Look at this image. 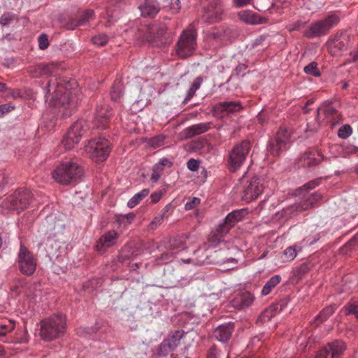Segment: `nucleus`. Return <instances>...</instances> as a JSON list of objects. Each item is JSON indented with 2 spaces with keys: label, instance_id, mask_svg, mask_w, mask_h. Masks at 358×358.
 I'll return each instance as SVG.
<instances>
[{
  "label": "nucleus",
  "instance_id": "obj_15",
  "mask_svg": "<svg viewBox=\"0 0 358 358\" xmlns=\"http://www.w3.org/2000/svg\"><path fill=\"white\" fill-rule=\"evenodd\" d=\"M85 131V122L83 120L73 123L62 141L64 148L73 149L80 141Z\"/></svg>",
  "mask_w": 358,
  "mask_h": 358
},
{
  "label": "nucleus",
  "instance_id": "obj_38",
  "mask_svg": "<svg viewBox=\"0 0 358 358\" xmlns=\"http://www.w3.org/2000/svg\"><path fill=\"white\" fill-rule=\"evenodd\" d=\"M205 143L206 141L203 138L192 141L187 144V150L191 152H199L204 148Z\"/></svg>",
  "mask_w": 358,
  "mask_h": 358
},
{
  "label": "nucleus",
  "instance_id": "obj_35",
  "mask_svg": "<svg viewBox=\"0 0 358 358\" xmlns=\"http://www.w3.org/2000/svg\"><path fill=\"white\" fill-rule=\"evenodd\" d=\"M135 215L133 213L122 215L120 214L116 215L115 221L120 227L126 229L134 220Z\"/></svg>",
  "mask_w": 358,
  "mask_h": 358
},
{
  "label": "nucleus",
  "instance_id": "obj_6",
  "mask_svg": "<svg viewBox=\"0 0 358 358\" xmlns=\"http://www.w3.org/2000/svg\"><path fill=\"white\" fill-rule=\"evenodd\" d=\"M251 150V143L248 140H243L236 143L229 152L227 166L229 171L236 172L245 162Z\"/></svg>",
  "mask_w": 358,
  "mask_h": 358
},
{
  "label": "nucleus",
  "instance_id": "obj_30",
  "mask_svg": "<svg viewBox=\"0 0 358 358\" xmlns=\"http://www.w3.org/2000/svg\"><path fill=\"white\" fill-rule=\"evenodd\" d=\"M186 334H187L182 330H176L171 332L165 341L174 350L180 345L181 340L186 336Z\"/></svg>",
  "mask_w": 358,
  "mask_h": 358
},
{
  "label": "nucleus",
  "instance_id": "obj_23",
  "mask_svg": "<svg viewBox=\"0 0 358 358\" xmlns=\"http://www.w3.org/2000/svg\"><path fill=\"white\" fill-rule=\"evenodd\" d=\"M234 329L232 322L222 324L215 329L213 336L220 342L227 343L231 338Z\"/></svg>",
  "mask_w": 358,
  "mask_h": 358
},
{
  "label": "nucleus",
  "instance_id": "obj_17",
  "mask_svg": "<svg viewBox=\"0 0 358 358\" xmlns=\"http://www.w3.org/2000/svg\"><path fill=\"white\" fill-rule=\"evenodd\" d=\"M224 11V6L222 0H210L203 8V18L209 24L217 22L222 20Z\"/></svg>",
  "mask_w": 358,
  "mask_h": 358
},
{
  "label": "nucleus",
  "instance_id": "obj_19",
  "mask_svg": "<svg viewBox=\"0 0 358 358\" xmlns=\"http://www.w3.org/2000/svg\"><path fill=\"white\" fill-rule=\"evenodd\" d=\"M112 115V108L106 103L98 105L95 110L93 124L97 129H105Z\"/></svg>",
  "mask_w": 358,
  "mask_h": 358
},
{
  "label": "nucleus",
  "instance_id": "obj_59",
  "mask_svg": "<svg viewBox=\"0 0 358 358\" xmlns=\"http://www.w3.org/2000/svg\"><path fill=\"white\" fill-rule=\"evenodd\" d=\"M0 328L4 329L8 332L13 331L15 329V324L10 320L5 321L0 323Z\"/></svg>",
  "mask_w": 358,
  "mask_h": 358
},
{
  "label": "nucleus",
  "instance_id": "obj_43",
  "mask_svg": "<svg viewBox=\"0 0 358 358\" xmlns=\"http://www.w3.org/2000/svg\"><path fill=\"white\" fill-rule=\"evenodd\" d=\"M231 227H232L231 225H229L228 222H227L226 220H224L222 222H220L218 224L215 231L219 234L220 236H222L223 238H224V236L229 233Z\"/></svg>",
  "mask_w": 358,
  "mask_h": 358
},
{
  "label": "nucleus",
  "instance_id": "obj_58",
  "mask_svg": "<svg viewBox=\"0 0 358 358\" xmlns=\"http://www.w3.org/2000/svg\"><path fill=\"white\" fill-rule=\"evenodd\" d=\"M164 194V191L162 190H158L155 191L150 195V199L151 202L152 203H156L160 201V199L162 197V195Z\"/></svg>",
  "mask_w": 358,
  "mask_h": 358
},
{
  "label": "nucleus",
  "instance_id": "obj_7",
  "mask_svg": "<svg viewBox=\"0 0 358 358\" xmlns=\"http://www.w3.org/2000/svg\"><path fill=\"white\" fill-rule=\"evenodd\" d=\"M340 22V17L336 14H331L327 17L317 20L310 24L305 30L304 36L313 38L324 36Z\"/></svg>",
  "mask_w": 358,
  "mask_h": 358
},
{
  "label": "nucleus",
  "instance_id": "obj_64",
  "mask_svg": "<svg viewBox=\"0 0 358 358\" xmlns=\"http://www.w3.org/2000/svg\"><path fill=\"white\" fill-rule=\"evenodd\" d=\"M247 65L244 64H239L234 69V72L237 76H243L244 72L247 69Z\"/></svg>",
  "mask_w": 358,
  "mask_h": 358
},
{
  "label": "nucleus",
  "instance_id": "obj_10",
  "mask_svg": "<svg viewBox=\"0 0 358 358\" xmlns=\"http://www.w3.org/2000/svg\"><path fill=\"white\" fill-rule=\"evenodd\" d=\"M17 263L20 271L27 276L33 275L37 266L36 258L22 243L17 253Z\"/></svg>",
  "mask_w": 358,
  "mask_h": 358
},
{
  "label": "nucleus",
  "instance_id": "obj_34",
  "mask_svg": "<svg viewBox=\"0 0 358 358\" xmlns=\"http://www.w3.org/2000/svg\"><path fill=\"white\" fill-rule=\"evenodd\" d=\"M110 94L113 101H117L120 100L123 94V83L121 80H117L115 81Z\"/></svg>",
  "mask_w": 358,
  "mask_h": 358
},
{
  "label": "nucleus",
  "instance_id": "obj_4",
  "mask_svg": "<svg viewBox=\"0 0 358 358\" xmlns=\"http://www.w3.org/2000/svg\"><path fill=\"white\" fill-rule=\"evenodd\" d=\"M246 173L240 179L243 185L242 199L247 203L256 200L268 187V181L263 176H247Z\"/></svg>",
  "mask_w": 358,
  "mask_h": 358
},
{
  "label": "nucleus",
  "instance_id": "obj_18",
  "mask_svg": "<svg viewBox=\"0 0 358 358\" xmlns=\"http://www.w3.org/2000/svg\"><path fill=\"white\" fill-rule=\"evenodd\" d=\"M345 350V345L342 341H334L328 343L316 355L315 358H341Z\"/></svg>",
  "mask_w": 358,
  "mask_h": 358
},
{
  "label": "nucleus",
  "instance_id": "obj_31",
  "mask_svg": "<svg viewBox=\"0 0 358 358\" xmlns=\"http://www.w3.org/2000/svg\"><path fill=\"white\" fill-rule=\"evenodd\" d=\"M303 248V245L301 243L287 247L283 251L284 261L291 262L294 260L297 254L302 251Z\"/></svg>",
  "mask_w": 358,
  "mask_h": 358
},
{
  "label": "nucleus",
  "instance_id": "obj_40",
  "mask_svg": "<svg viewBox=\"0 0 358 358\" xmlns=\"http://www.w3.org/2000/svg\"><path fill=\"white\" fill-rule=\"evenodd\" d=\"M276 308L275 306L268 307L259 317V320L261 322H266L269 321L275 315Z\"/></svg>",
  "mask_w": 358,
  "mask_h": 358
},
{
  "label": "nucleus",
  "instance_id": "obj_12",
  "mask_svg": "<svg viewBox=\"0 0 358 358\" xmlns=\"http://www.w3.org/2000/svg\"><path fill=\"white\" fill-rule=\"evenodd\" d=\"M31 197V193L28 189H19L6 198L5 206L19 212L27 208Z\"/></svg>",
  "mask_w": 358,
  "mask_h": 358
},
{
  "label": "nucleus",
  "instance_id": "obj_14",
  "mask_svg": "<svg viewBox=\"0 0 358 358\" xmlns=\"http://www.w3.org/2000/svg\"><path fill=\"white\" fill-rule=\"evenodd\" d=\"M290 134L287 129L280 128L274 138L271 139L267 146L268 151L273 156H278L287 150L289 143Z\"/></svg>",
  "mask_w": 358,
  "mask_h": 358
},
{
  "label": "nucleus",
  "instance_id": "obj_45",
  "mask_svg": "<svg viewBox=\"0 0 358 358\" xmlns=\"http://www.w3.org/2000/svg\"><path fill=\"white\" fill-rule=\"evenodd\" d=\"M164 169L159 166V165L155 164L152 168V173L150 177V180L153 182H157L161 176L162 175Z\"/></svg>",
  "mask_w": 358,
  "mask_h": 358
},
{
  "label": "nucleus",
  "instance_id": "obj_1",
  "mask_svg": "<svg viewBox=\"0 0 358 358\" xmlns=\"http://www.w3.org/2000/svg\"><path fill=\"white\" fill-rule=\"evenodd\" d=\"M46 101L53 108H59L62 117L71 115V110H68L71 104V92L67 90L63 83L57 79L51 80L46 87Z\"/></svg>",
  "mask_w": 358,
  "mask_h": 358
},
{
  "label": "nucleus",
  "instance_id": "obj_32",
  "mask_svg": "<svg viewBox=\"0 0 358 358\" xmlns=\"http://www.w3.org/2000/svg\"><path fill=\"white\" fill-rule=\"evenodd\" d=\"M245 214L244 209L236 210L229 213L224 220L228 222L229 225L234 227L236 223L241 221Z\"/></svg>",
  "mask_w": 358,
  "mask_h": 358
},
{
  "label": "nucleus",
  "instance_id": "obj_22",
  "mask_svg": "<svg viewBox=\"0 0 358 358\" xmlns=\"http://www.w3.org/2000/svg\"><path fill=\"white\" fill-rule=\"evenodd\" d=\"M148 30L147 41L149 43L155 46H159L164 43L162 38L167 30L165 24H153L148 28Z\"/></svg>",
  "mask_w": 358,
  "mask_h": 358
},
{
  "label": "nucleus",
  "instance_id": "obj_11",
  "mask_svg": "<svg viewBox=\"0 0 358 358\" xmlns=\"http://www.w3.org/2000/svg\"><path fill=\"white\" fill-rule=\"evenodd\" d=\"M353 36L345 31H338L334 38L327 42V47L329 53L332 56L341 55L343 51L348 50Z\"/></svg>",
  "mask_w": 358,
  "mask_h": 358
},
{
  "label": "nucleus",
  "instance_id": "obj_63",
  "mask_svg": "<svg viewBox=\"0 0 358 358\" xmlns=\"http://www.w3.org/2000/svg\"><path fill=\"white\" fill-rule=\"evenodd\" d=\"M220 353L215 346H213L208 351L207 358H220Z\"/></svg>",
  "mask_w": 358,
  "mask_h": 358
},
{
  "label": "nucleus",
  "instance_id": "obj_53",
  "mask_svg": "<svg viewBox=\"0 0 358 358\" xmlns=\"http://www.w3.org/2000/svg\"><path fill=\"white\" fill-rule=\"evenodd\" d=\"M200 203V199L197 197H193L189 201H187L185 205V209L186 210H189L194 208Z\"/></svg>",
  "mask_w": 358,
  "mask_h": 358
},
{
  "label": "nucleus",
  "instance_id": "obj_36",
  "mask_svg": "<svg viewBox=\"0 0 358 358\" xmlns=\"http://www.w3.org/2000/svg\"><path fill=\"white\" fill-rule=\"evenodd\" d=\"M150 193L149 189H143L134 194L127 202V206L130 208H134L140 201L146 197Z\"/></svg>",
  "mask_w": 358,
  "mask_h": 358
},
{
  "label": "nucleus",
  "instance_id": "obj_44",
  "mask_svg": "<svg viewBox=\"0 0 358 358\" xmlns=\"http://www.w3.org/2000/svg\"><path fill=\"white\" fill-rule=\"evenodd\" d=\"M172 351H173V348L169 346V344H168L164 339L159 346L158 355L160 357H166Z\"/></svg>",
  "mask_w": 358,
  "mask_h": 358
},
{
  "label": "nucleus",
  "instance_id": "obj_29",
  "mask_svg": "<svg viewBox=\"0 0 358 358\" xmlns=\"http://www.w3.org/2000/svg\"><path fill=\"white\" fill-rule=\"evenodd\" d=\"M224 238L222 236H220L219 234L213 231L208 238V243L203 245L202 248H199L196 251L194 252V255H198L203 250H206L210 248H215L217 247L222 241Z\"/></svg>",
  "mask_w": 358,
  "mask_h": 358
},
{
  "label": "nucleus",
  "instance_id": "obj_20",
  "mask_svg": "<svg viewBox=\"0 0 358 358\" xmlns=\"http://www.w3.org/2000/svg\"><path fill=\"white\" fill-rule=\"evenodd\" d=\"M119 233L115 230H110L100 236L96 243V249L100 253L106 252L108 248L114 246L118 238Z\"/></svg>",
  "mask_w": 358,
  "mask_h": 358
},
{
  "label": "nucleus",
  "instance_id": "obj_41",
  "mask_svg": "<svg viewBox=\"0 0 358 358\" xmlns=\"http://www.w3.org/2000/svg\"><path fill=\"white\" fill-rule=\"evenodd\" d=\"M303 71L306 74L312 76L314 77H320L321 73L317 67V63L312 62L303 68Z\"/></svg>",
  "mask_w": 358,
  "mask_h": 358
},
{
  "label": "nucleus",
  "instance_id": "obj_60",
  "mask_svg": "<svg viewBox=\"0 0 358 358\" xmlns=\"http://www.w3.org/2000/svg\"><path fill=\"white\" fill-rule=\"evenodd\" d=\"M347 315H354L358 319V305L349 304L346 308Z\"/></svg>",
  "mask_w": 358,
  "mask_h": 358
},
{
  "label": "nucleus",
  "instance_id": "obj_21",
  "mask_svg": "<svg viewBox=\"0 0 358 358\" xmlns=\"http://www.w3.org/2000/svg\"><path fill=\"white\" fill-rule=\"evenodd\" d=\"M243 109L240 101H223L215 104L212 108L214 116L219 114H233L240 112Z\"/></svg>",
  "mask_w": 358,
  "mask_h": 358
},
{
  "label": "nucleus",
  "instance_id": "obj_62",
  "mask_svg": "<svg viewBox=\"0 0 358 358\" xmlns=\"http://www.w3.org/2000/svg\"><path fill=\"white\" fill-rule=\"evenodd\" d=\"M156 164L164 169L165 167L170 168L173 166V162L168 158H162Z\"/></svg>",
  "mask_w": 358,
  "mask_h": 358
},
{
  "label": "nucleus",
  "instance_id": "obj_9",
  "mask_svg": "<svg viewBox=\"0 0 358 358\" xmlns=\"http://www.w3.org/2000/svg\"><path fill=\"white\" fill-rule=\"evenodd\" d=\"M196 47V32L194 29L184 30L178 38L176 45V55L186 58L193 55Z\"/></svg>",
  "mask_w": 358,
  "mask_h": 358
},
{
  "label": "nucleus",
  "instance_id": "obj_25",
  "mask_svg": "<svg viewBox=\"0 0 358 358\" xmlns=\"http://www.w3.org/2000/svg\"><path fill=\"white\" fill-rule=\"evenodd\" d=\"M141 16L147 17H154L160 10L159 4L157 0H144L138 6Z\"/></svg>",
  "mask_w": 358,
  "mask_h": 358
},
{
  "label": "nucleus",
  "instance_id": "obj_51",
  "mask_svg": "<svg viewBox=\"0 0 358 358\" xmlns=\"http://www.w3.org/2000/svg\"><path fill=\"white\" fill-rule=\"evenodd\" d=\"M207 257H208V256L205 255L201 258L195 257V258H189L187 259H181L180 261L184 263H192L195 265H202L206 260Z\"/></svg>",
  "mask_w": 358,
  "mask_h": 358
},
{
  "label": "nucleus",
  "instance_id": "obj_24",
  "mask_svg": "<svg viewBox=\"0 0 358 358\" xmlns=\"http://www.w3.org/2000/svg\"><path fill=\"white\" fill-rule=\"evenodd\" d=\"M211 127L212 122H201L185 128L182 134L185 138H191L209 131Z\"/></svg>",
  "mask_w": 358,
  "mask_h": 358
},
{
  "label": "nucleus",
  "instance_id": "obj_27",
  "mask_svg": "<svg viewBox=\"0 0 358 358\" xmlns=\"http://www.w3.org/2000/svg\"><path fill=\"white\" fill-rule=\"evenodd\" d=\"M242 21L250 24H259L266 22V20L252 10H243L239 13Z\"/></svg>",
  "mask_w": 358,
  "mask_h": 358
},
{
  "label": "nucleus",
  "instance_id": "obj_52",
  "mask_svg": "<svg viewBox=\"0 0 358 358\" xmlns=\"http://www.w3.org/2000/svg\"><path fill=\"white\" fill-rule=\"evenodd\" d=\"M38 46L41 50H45L49 46V41L46 34H41L38 36Z\"/></svg>",
  "mask_w": 358,
  "mask_h": 358
},
{
  "label": "nucleus",
  "instance_id": "obj_3",
  "mask_svg": "<svg viewBox=\"0 0 358 358\" xmlns=\"http://www.w3.org/2000/svg\"><path fill=\"white\" fill-rule=\"evenodd\" d=\"M66 326L64 315H53L41 322L40 336L45 341L57 339L64 334Z\"/></svg>",
  "mask_w": 358,
  "mask_h": 358
},
{
  "label": "nucleus",
  "instance_id": "obj_26",
  "mask_svg": "<svg viewBox=\"0 0 358 358\" xmlns=\"http://www.w3.org/2000/svg\"><path fill=\"white\" fill-rule=\"evenodd\" d=\"M254 301V296L250 292H243L233 300V306L236 309L242 310L250 306Z\"/></svg>",
  "mask_w": 358,
  "mask_h": 358
},
{
  "label": "nucleus",
  "instance_id": "obj_33",
  "mask_svg": "<svg viewBox=\"0 0 358 358\" xmlns=\"http://www.w3.org/2000/svg\"><path fill=\"white\" fill-rule=\"evenodd\" d=\"M281 281V276L280 275H274L266 282L262 289V294L264 296L268 295L272 289L275 287Z\"/></svg>",
  "mask_w": 358,
  "mask_h": 358
},
{
  "label": "nucleus",
  "instance_id": "obj_57",
  "mask_svg": "<svg viewBox=\"0 0 358 358\" xmlns=\"http://www.w3.org/2000/svg\"><path fill=\"white\" fill-rule=\"evenodd\" d=\"M164 220V219L160 215L155 217L152 222L150 223V229L152 230L155 229L162 223Z\"/></svg>",
  "mask_w": 358,
  "mask_h": 358
},
{
  "label": "nucleus",
  "instance_id": "obj_37",
  "mask_svg": "<svg viewBox=\"0 0 358 358\" xmlns=\"http://www.w3.org/2000/svg\"><path fill=\"white\" fill-rule=\"evenodd\" d=\"M336 308L334 306H329L324 308L316 317L315 323L319 324L320 323L325 321L329 318L334 312Z\"/></svg>",
  "mask_w": 358,
  "mask_h": 358
},
{
  "label": "nucleus",
  "instance_id": "obj_39",
  "mask_svg": "<svg viewBox=\"0 0 358 358\" xmlns=\"http://www.w3.org/2000/svg\"><path fill=\"white\" fill-rule=\"evenodd\" d=\"M18 21V16L12 12L4 13L0 17V24L7 26Z\"/></svg>",
  "mask_w": 358,
  "mask_h": 358
},
{
  "label": "nucleus",
  "instance_id": "obj_13",
  "mask_svg": "<svg viewBox=\"0 0 358 358\" xmlns=\"http://www.w3.org/2000/svg\"><path fill=\"white\" fill-rule=\"evenodd\" d=\"M290 134L287 129L280 128L274 138L271 139L267 146L268 151L273 156H278L287 150L289 143Z\"/></svg>",
  "mask_w": 358,
  "mask_h": 358
},
{
  "label": "nucleus",
  "instance_id": "obj_5",
  "mask_svg": "<svg viewBox=\"0 0 358 358\" xmlns=\"http://www.w3.org/2000/svg\"><path fill=\"white\" fill-rule=\"evenodd\" d=\"M52 178L62 185L76 182L83 176V169L72 161L60 163L51 173Z\"/></svg>",
  "mask_w": 358,
  "mask_h": 358
},
{
  "label": "nucleus",
  "instance_id": "obj_61",
  "mask_svg": "<svg viewBox=\"0 0 358 358\" xmlns=\"http://www.w3.org/2000/svg\"><path fill=\"white\" fill-rule=\"evenodd\" d=\"M173 206L171 203H168L165 206V207L161 210L160 215L164 218H167L171 213L173 210Z\"/></svg>",
  "mask_w": 358,
  "mask_h": 358
},
{
  "label": "nucleus",
  "instance_id": "obj_56",
  "mask_svg": "<svg viewBox=\"0 0 358 358\" xmlns=\"http://www.w3.org/2000/svg\"><path fill=\"white\" fill-rule=\"evenodd\" d=\"M199 166V161L194 159H190L187 162V167L189 170L192 171H196L198 170Z\"/></svg>",
  "mask_w": 358,
  "mask_h": 358
},
{
  "label": "nucleus",
  "instance_id": "obj_42",
  "mask_svg": "<svg viewBox=\"0 0 358 358\" xmlns=\"http://www.w3.org/2000/svg\"><path fill=\"white\" fill-rule=\"evenodd\" d=\"M165 6L173 13H178L181 8L180 0H164Z\"/></svg>",
  "mask_w": 358,
  "mask_h": 358
},
{
  "label": "nucleus",
  "instance_id": "obj_50",
  "mask_svg": "<svg viewBox=\"0 0 358 358\" xmlns=\"http://www.w3.org/2000/svg\"><path fill=\"white\" fill-rule=\"evenodd\" d=\"M164 137L163 136H156L150 140V145L156 148L164 144Z\"/></svg>",
  "mask_w": 358,
  "mask_h": 358
},
{
  "label": "nucleus",
  "instance_id": "obj_28",
  "mask_svg": "<svg viewBox=\"0 0 358 358\" xmlns=\"http://www.w3.org/2000/svg\"><path fill=\"white\" fill-rule=\"evenodd\" d=\"M57 68V64L55 63L50 64H40L33 68L30 72L34 77H39L43 75H48L53 73Z\"/></svg>",
  "mask_w": 358,
  "mask_h": 358
},
{
  "label": "nucleus",
  "instance_id": "obj_55",
  "mask_svg": "<svg viewBox=\"0 0 358 358\" xmlns=\"http://www.w3.org/2000/svg\"><path fill=\"white\" fill-rule=\"evenodd\" d=\"M131 258V254L129 248H124L118 255V259L120 262H124L127 259Z\"/></svg>",
  "mask_w": 358,
  "mask_h": 358
},
{
  "label": "nucleus",
  "instance_id": "obj_16",
  "mask_svg": "<svg viewBox=\"0 0 358 358\" xmlns=\"http://www.w3.org/2000/svg\"><path fill=\"white\" fill-rule=\"evenodd\" d=\"M185 249L184 238H174L170 241L169 249L155 258V263L157 264H165L171 262L179 252Z\"/></svg>",
  "mask_w": 358,
  "mask_h": 358
},
{
  "label": "nucleus",
  "instance_id": "obj_48",
  "mask_svg": "<svg viewBox=\"0 0 358 358\" xmlns=\"http://www.w3.org/2000/svg\"><path fill=\"white\" fill-rule=\"evenodd\" d=\"M94 15V12L92 10H86L81 15L80 18L78 20V24L81 25H84L88 22L90 19Z\"/></svg>",
  "mask_w": 358,
  "mask_h": 358
},
{
  "label": "nucleus",
  "instance_id": "obj_46",
  "mask_svg": "<svg viewBox=\"0 0 358 358\" xmlns=\"http://www.w3.org/2000/svg\"><path fill=\"white\" fill-rule=\"evenodd\" d=\"M352 133V129L349 124L343 125L338 130V136L343 139L348 138Z\"/></svg>",
  "mask_w": 358,
  "mask_h": 358
},
{
  "label": "nucleus",
  "instance_id": "obj_49",
  "mask_svg": "<svg viewBox=\"0 0 358 358\" xmlns=\"http://www.w3.org/2000/svg\"><path fill=\"white\" fill-rule=\"evenodd\" d=\"M320 238V234H315L314 235L306 237L305 238L303 239L301 243H302V245H303V247L307 245H311L316 243Z\"/></svg>",
  "mask_w": 358,
  "mask_h": 358
},
{
  "label": "nucleus",
  "instance_id": "obj_2",
  "mask_svg": "<svg viewBox=\"0 0 358 358\" xmlns=\"http://www.w3.org/2000/svg\"><path fill=\"white\" fill-rule=\"evenodd\" d=\"M320 180L315 179L308 182L296 190V194L301 196L303 201L300 203H296L293 206L284 209L286 216L289 215L294 211H303L311 208L313 204L321 199L322 194L319 192L308 193V191L315 188L320 185Z\"/></svg>",
  "mask_w": 358,
  "mask_h": 358
},
{
  "label": "nucleus",
  "instance_id": "obj_47",
  "mask_svg": "<svg viewBox=\"0 0 358 358\" xmlns=\"http://www.w3.org/2000/svg\"><path fill=\"white\" fill-rule=\"evenodd\" d=\"M92 40L94 44L99 46H103L108 43V37L107 35L101 34L94 36Z\"/></svg>",
  "mask_w": 358,
  "mask_h": 358
},
{
  "label": "nucleus",
  "instance_id": "obj_8",
  "mask_svg": "<svg viewBox=\"0 0 358 358\" xmlns=\"http://www.w3.org/2000/svg\"><path fill=\"white\" fill-rule=\"evenodd\" d=\"M111 150L110 143L105 138L91 139L85 145V151L95 162L105 161Z\"/></svg>",
  "mask_w": 358,
  "mask_h": 358
},
{
  "label": "nucleus",
  "instance_id": "obj_54",
  "mask_svg": "<svg viewBox=\"0 0 358 358\" xmlns=\"http://www.w3.org/2000/svg\"><path fill=\"white\" fill-rule=\"evenodd\" d=\"M15 108V106L11 103H4L0 105V117H2L5 114L10 112Z\"/></svg>",
  "mask_w": 358,
  "mask_h": 358
}]
</instances>
